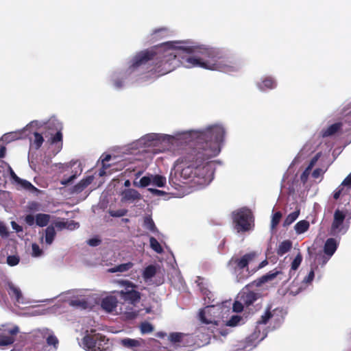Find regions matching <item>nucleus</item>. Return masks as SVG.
I'll use <instances>...</instances> for the list:
<instances>
[{"label":"nucleus","mask_w":351,"mask_h":351,"mask_svg":"<svg viewBox=\"0 0 351 351\" xmlns=\"http://www.w3.org/2000/svg\"><path fill=\"white\" fill-rule=\"evenodd\" d=\"M117 299L115 296H107L101 300V307L108 312H112L117 306Z\"/></svg>","instance_id":"nucleus-12"},{"label":"nucleus","mask_w":351,"mask_h":351,"mask_svg":"<svg viewBox=\"0 0 351 351\" xmlns=\"http://www.w3.org/2000/svg\"><path fill=\"white\" fill-rule=\"evenodd\" d=\"M160 136L157 134L152 133L144 136L139 141L141 144L145 147H154L160 143Z\"/></svg>","instance_id":"nucleus-11"},{"label":"nucleus","mask_w":351,"mask_h":351,"mask_svg":"<svg viewBox=\"0 0 351 351\" xmlns=\"http://www.w3.org/2000/svg\"><path fill=\"white\" fill-rule=\"evenodd\" d=\"M111 159V156L110 154L106 155L102 159L103 167H106V162H108Z\"/></svg>","instance_id":"nucleus-63"},{"label":"nucleus","mask_w":351,"mask_h":351,"mask_svg":"<svg viewBox=\"0 0 351 351\" xmlns=\"http://www.w3.org/2000/svg\"><path fill=\"white\" fill-rule=\"evenodd\" d=\"M302 261V256L300 252H299L293 259L291 265V270L295 271L300 267L301 263Z\"/></svg>","instance_id":"nucleus-36"},{"label":"nucleus","mask_w":351,"mask_h":351,"mask_svg":"<svg viewBox=\"0 0 351 351\" xmlns=\"http://www.w3.org/2000/svg\"><path fill=\"white\" fill-rule=\"evenodd\" d=\"M45 242L48 245H51L56 235L55 228L53 226H49L45 230Z\"/></svg>","instance_id":"nucleus-23"},{"label":"nucleus","mask_w":351,"mask_h":351,"mask_svg":"<svg viewBox=\"0 0 351 351\" xmlns=\"http://www.w3.org/2000/svg\"><path fill=\"white\" fill-rule=\"evenodd\" d=\"M202 291L203 295H204V300H206V298L208 299V301L206 302V303L209 306H214L215 304H213L214 299H212L213 295L211 291L207 289H202Z\"/></svg>","instance_id":"nucleus-38"},{"label":"nucleus","mask_w":351,"mask_h":351,"mask_svg":"<svg viewBox=\"0 0 351 351\" xmlns=\"http://www.w3.org/2000/svg\"><path fill=\"white\" fill-rule=\"evenodd\" d=\"M263 86L272 89L276 87V82L271 77H266L262 82Z\"/></svg>","instance_id":"nucleus-40"},{"label":"nucleus","mask_w":351,"mask_h":351,"mask_svg":"<svg viewBox=\"0 0 351 351\" xmlns=\"http://www.w3.org/2000/svg\"><path fill=\"white\" fill-rule=\"evenodd\" d=\"M338 247V243L334 238L328 239L324 245V253L329 256H332L336 252Z\"/></svg>","instance_id":"nucleus-15"},{"label":"nucleus","mask_w":351,"mask_h":351,"mask_svg":"<svg viewBox=\"0 0 351 351\" xmlns=\"http://www.w3.org/2000/svg\"><path fill=\"white\" fill-rule=\"evenodd\" d=\"M143 226L145 229L153 233L158 232L155 223L150 215L144 217Z\"/></svg>","instance_id":"nucleus-21"},{"label":"nucleus","mask_w":351,"mask_h":351,"mask_svg":"<svg viewBox=\"0 0 351 351\" xmlns=\"http://www.w3.org/2000/svg\"><path fill=\"white\" fill-rule=\"evenodd\" d=\"M19 257L18 256L12 255L7 257V263L10 266H15L19 263Z\"/></svg>","instance_id":"nucleus-42"},{"label":"nucleus","mask_w":351,"mask_h":351,"mask_svg":"<svg viewBox=\"0 0 351 351\" xmlns=\"http://www.w3.org/2000/svg\"><path fill=\"white\" fill-rule=\"evenodd\" d=\"M317 268V266H315L314 267H312L310 272L308 273V276H306L304 280H303V282L306 283V284H309L311 283L313 279H314V277H315V271L314 270L315 269Z\"/></svg>","instance_id":"nucleus-41"},{"label":"nucleus","mask_w":351,"mask_h":351,"mask_svg":"<svg viewBox=\"0 0 351 351\" xmlns=\"http://www.w3.org/2000/svg\"><path fill=\"white\" fill-rule=\"evenodd\" d=\"M257 298V294L252 291L244 293L241 295V301L246 306L252 305Z\"/></svg>","instance_id":"nucleus-18"},{"label":"nucleus","mask_w":351,"mask_h":351,"mask_svg":"<svg viewBox=\"0 0 351 351\" xmlns=\"http://www.w3.org/2000/svg\"><path fill=\"white\" fill-rule=\"evenodd\" d=\"M34 140L32 142V146L34 147L35 149H38L42 146L44 138L41 134L38 132H34Z\"/></svg>","instance_id":"nucleus-29"},{"label":"nucleus","mask_w":351,"mask_h":351,"mask_svg":"<svg viewBox=\"0 0 351 351\" xmlns=\"http://www.w3.org/2000/svg\"><path fill=\"white\" fill-rule=\"evenodd\" d=\"M299 215H300L299 210H295V211L289 214L284 221L283 226L285 227H286V226H289V225H291L292 223H293L297 219Z\"/></svg>","instance_id":"nucleus-30"},{"label":"nucleus","mask_w":351,"mask_h":351,"mask_svg":"<svg viewBox=\"0 0 351 351\" xmlns=\"http://www.w3.org/2000/svg\"><path fill=\"white\" fill-rule=\"evenodd\" d=\"M234 230L238 232H246L253 229L254 219L252 212L247 208H241L232 214Z\"/></svg>","instance_id":"nucleus-4"},{"label":"nucleus","mask_w":351,"mask_h":351,"mask_svg":"<svg viewBox=\"0 0 351 351\" xmlns=\"http://www.w3.org/2000/svg\"><path fill=\"white\" fill-rule=\"evenodd\" d=\"M225 134L224 128L219 125L194 132L195 139L180 159L182 164L181 176L185 179L199 178L201 184L210 182L213 172L208 160L220 152Z\"/></svg>","instance_id":"nucleus-2"},{"label":"nucleus","mask_w":351,"mask_h":351,"mask_svg":"<svg viewBox=\"0 0 351 351\" xmlns=\"http://www.w3.org/2000/svg\"><path fill=\"white\" fill-rule=\"evenodd\" d=\"M101 243V240L97 238H93L88 241V244L90 246H97Z\"/></svg>","instance_id":"nucleus-53"},{"label":"nucleus","mask_w":351,"mask_h":351,"mask_svg":"<svg viewBox=\"0 0 351 351\" xmlns=\"http://www.w3.org/2000/svg\"><path fill=\"white\" fill-rule=\"evenodd\" d=\"M6 149L5 147H0V158L5 157Z\"/></svg>","instance_id":"nucleus-64"},{"label":"nucleus","mask_w":351,"mask_h":351,"mask_svg":"<svg viewBox=\"0 0 351 351\" xmlns=\"http://www.w3.org/2000/svg\"><path fill=\"white\" fill-rule=\"evenodd\" d=\"M55 227L59 229H62L66 227V223L64 221H57L54 223Z\"/></svg>","instance_id":"nucleus-59"},{"label":"nucleus","mask_w":351,"mask_h":351,"mask_svg":"<svg viewBox=\"0 0 351 351\" xmlns=\"http://www.w3.org/2000/svg\"><path fill=\"white\" fill-rule=\"evenodd\" d=\"M76 177H77L76 174H73V175L71 176L70 177H69L68 178L62 179L60 181V184L62 185L66 186V185L69 184V183H71V182H73L76 178Z\"/></svg>","instance_id":"nucleus-51"},{"label":"nucleus","mask_w":351,"mask_h":351,"mask_svg":"<svg viewBox=\"0 0 351 351\" xmlns=\"http://www.w3.org/2000/svg\"><path fill=\"white\" fill-rule=\"evenodd\" d=\"M19 332V328L15 326L11 328L0 330V346H5L12 344Z\"/></svg>","instance_id":"nucleus-7"},{"label":"nucleus","mask_w":351,"mask_h":351,"mask_svg":"<svg viewBox=\"0 0 351 351\" xmlns=\"http://www.w3.org/2000/svg\"><path fill=\"white\" fill-rule=\"evenodd\" d=\"M18 184H21V186L29 191L34 192L38 191L37 188L35 187L31 182L26 180L20 179L18 182Z\"/></svg>","instance_id":"nucleus-33"},{"label":"nucleus","mask_w":351,"mask_h":351,"mask_svg":"<svg viewBox=\"0 0 351 351\" xmlns=\"http://www.w3.org/2000/svg\"><path fill=\"white\" fill-rule=\"evenodd\" d=\"M309 222L306 220H301L298 221L294 226L297 234H300L306 232L309 228Z\"/></svg>","instance_id":"nucleus-24"},{"label":"nucleus","mask_w":351,"mask_h":351,"mask_svg":"<svg viewBox=\"0 0 351 351\" xmlns=\"http://www.w3.org/2000/svg\"><path fill=\"white\" fill-rule=\"evenodd\" d=\"M149 243H150V246L152 248V250H154L156 252H157V253L162 252V251H163L162 247H161L160 244L159 243V242L157 241L156 239H155L153 237H150Z\"/></svg>","instance_id":"nucleus-34"},{"label":"nucleus","mask_w":351,"mask_h":351,"mask_svg":"<svg viewBox=\"0 0 351 351\" xmlns=\"http://www.w3.org/2000/svg\"><path fill=\"white\" fill-rule=\"evenodd\" d=\"M256 256V252H251L244 254L241 257L232 256L230 259L228 263V267L233 274L237 275V282L243 281L250 275V272H248L247 276L241 275V271L244 269H246L248 271V265Z\"/></svg>","instance_id":"nucleus-5"},{"label":"nucleus","mask_w":351,"mask_h":351,"mask_svg":"<svg viewBox=\"0 0 351 351\" xmlns=\"http://www.w3.org/2000/svg\"><path fill=\"white\" fill-rule=\"evenodd\" d=\"M233 311L236 313H240L243 310V304L242 302L236 301L233 304Z\"/></svg>","instance_id":"nucleus-49"},{"label":"nucleus","mask_w":351,"mask_h":351,"mask_svg":"<svg viewBox=\"0 0 351 351\" xmlns=\"http://www.w3.org/2000/svg\"><path fill=\"white\" fill-rule=\"evenodd\" d=\"M139 328L141 334L150 333L154 330L153 325L148 322H141Z\"/></svg>","instance_id":"nucleus-31"},{"label":"nucleus","mask_w":351,"mask_h":351,"mask_svg":"<svg viewBox=\"0 0 351 351\" xmlns=\"http://www.w3.org/2000/svg\"><path fill=\"white\" fill-rule=\"evenodd\" d=\"M240 320V317L237 315H234L230 318V320H228V325L230 326H234L239 322Z\"/></svg>","instance_id":"nucleus-50"},{"label":"nucleus","mask_w":351,"mask_h":351,"mask_svg":"<svg viewBox=\"0 0 351 351\" xmlns=\"http://www.w3.org/2000/svg\"><path fill=\"white\" fill-rule=\"evenodd\" d=\"M184 335L181 332H172L170 334L169 339L171 343H176L182 341Z\"/></svg>","instance_id":"nucleus-39"},{"label":"nucleus","mask_w":351,"mask_h":351,"mask_svg":"<svg viewBox=\"0 0 351 351\" xmlns=\"http://www.w3.org/2000/svg\"><path fill=\"white\" fill-rule=\"evenodd\" d=\"M271 306H267L265 313L261 315L260 319L257 322L258 324H266L268 323L269 319L273 317V313H271Z\"/></svg>","instance_id":"nucleus-27"},{"label":"nucleus","mask_w":351,"mask_h":351,"mask_svg":"<svg viewBox=\"0 0 351 351\" xmlns=\"http://www.w3.org/2000/svg\"><path fill=\"white\" fill-rule=\"evenodd\" d=\"M9 169L11 178L18 183L21 178L16 176V174L14 173V171L10 167H9Z\"/></svg>","instance_id":"nucleus-58"},{"label":"nucleus","mask_w":351,"mask_h":351,"mask_svg":"<svg viewBox=\"0 0 351 351\" xmlns=\"http://www.w3.org/2000/svg\"><path fill=\"white\" fill-rule=\"evenodd\" d=\"M342 191H343V188H340V186L339 188H337L335 191H334V193H333V198L335 199H338L342 193Z\"/></svg>","instance_id":"nucleus-55"},{"label":"nucleus","mask_w":351,"mask_h":351,"mask_svg":"<svg viewBox=\"0 0 351 351\" xmlns=\"http://www.w3.org/2000/svg\"><path fill=\"white\" fill-rule=\"evenodd\" d=\"M32 255L34 256L37 257V256H40L43 254V250L40 248L38 245H37L36 243L32 244Z\"/></svg>","instance_id":"nucleus-45"},{"label":"nucleus","mask_w":351,"mask_h":351,"mask_svg":"<svg viewBox=\"0 0 351 351\" xmlns=\"http://www.w3.org/2000/svg\"><path fill=\"white\" fill-rule=\"evenodd\" d=\"M282 216V215L280 211H277L273 214L271 221V227L272 229L275 228L278 225Z\"/></svg>","instance_id":"nucleus-35"},{"label":"nucleus","mask_w":351,"mask_h":351,"mask_svg":"<svg viewBox=\"0 0 351 351\" xmlns=\"http://www.w3.org/2000/svg\"><path fill=\"white\" fill-rule=\"evenodd\" d=\"M152 183V179L148 176H143L140 180V186L146 187Z\"/></svg>","instance_id":"nucleus-46"},{"label":"nucleus","mask_w":351,"mask_h":351,"mask_svg":"<svg viewBox=\"0 0 351 351\" xmlns=\"http://www.w3.org/2000/svg\"><path fill=\"white\" fill-rule=\"evenodd\" d=\"M47 343L49 346H53L56 348L58 344V339L55 335H50L47 338Z\"/></svg>","instance_id":"nucleus-43"},{"label":"nucleus","mask_w":351,"mask_h":351,"mask_svg":"<svg viewBox=\"0 0 351 351\" xmlns=\"http://www.w3.org/2000/svg\"><path fill=\"white\" fill-rule=\"evenodd\" d=\"M58 127L56 128L57 132L56 133L52 136L50 139H49V142L51 145H55L54 150L53 151L54 154H57L58 152L61 151L62 149L63 143H62V125L58 123Z\"/></svg>","instance_id":"nucleus-9"},{"label":"nucleus","mask_w":351,"mask_h":351,"mask_svg":"<svg viewBox=\"0 0 351 351\" xmlns=\"http://www.w3.org/2000/svg\"><path fill=\"white\" fill-rule=\"evenodd\" d=\"M156 273V267L153 265H148L146 267L143 273V277L145 279L152 278L155 276Z\"/></svg>","instance_id":"nucleus-28"},{"label":"nucleus","mask_w":351,"mask_h":351,"mask_svg":"<svg viewBox=\"0 0 351 351\" xmlns=\"http://www.w3.org/2000/svg\"><path fill=\"white\" fill-rule=\"evenodd\" d=\"M0 235L1 237H8V231L5 225L0 221Z\"/></svg>","instance_id":"nucleus-52"},{"label":"nucleus","mask_w":351,"mask_h":351,"mask_svg":"<svg viewBox=\"0 0 351 351\" xmlns=\"http://www.w3.org/2000/svg\"><path fill=\"white\" fill-rule=\"evenodd\" d=\"M268 264V262L267 260H264L258 266V267L254 270V271H252V274L254 272H255L256 271H257L258 269H261L263 267H264L265 266H266Z\"/></svg>","instance_id":"nucleus-62"},{"label":"nucleus","mask_w":351,"mask_h":351,"mask_svg":"<svg viewBox=\"0 0 351 351\" xmlns=\"http://www.w3.org/2000/svg\"><path fill=\"white\" fill-rule=\"evenodd\" d=\"M346 218V215L339 209L336 210L334 213V218L331 225V232L336 233L339 228L342 226Z\"/></svg>","instance_id":"nucleus-10"},{"label":"nucleus","mask_w":351,"mask_h":351,"mask_svg":"<svg viewBox=\"0 0 351 351\" xmlns=\"http://www.w3.org/2000/svg\"><path fill=\"white\" fill-rule=\"evenodd\" d=\"M93 180V176H88L80 180L77 184L74 185L72 189V193H80L83 191Z\"/></svg>","instance_id":"nucleus-16"},{"label":"nucleus","mask_w":351,"mask_h":351,"mask_svg":"<svg viewBox=\"0 0 351 351\" xmlns=\"http://www.w3.org/2000/svg\"><path fill=\"white\" fill-rule=\"evenodd\" d=\"M168 29L166 27H161L157 29H155L152 34V40H158L160 38L165 37L168 34Z\"/></svg>","instance_id":"nucleus-25"},{"label":"nucleus","mask_w":351,"mask_h":351,"mask_svg":"<svg viewBox=\"0 0 351 351\" xmlns=\"http://www.w3.org/2000/svg\"><path fill=\"white\" fill-rule=\"evenodd\" d=\"M280 273V271H270L254 280L253 284L256 287H260L263 284L274 279Z\"/></svg>","instance_id":"nucleus-17"},{"label":"nucleus","mask_w":351,"mask_h":351,"mask_svg":"<svg viewBox=\"0 0 351 351\" xmlns=\"http://www.w3.org/2000/svg\"><path fill=\"white\" fill-rule=\"evenodd\" d=\"M153 195H164L165 194V192L163 191H160V190H158V189H148Z\"/></svg>","instance_id":"nucleus-57"},{"label":"nucleus","mask_w":351,"mask_h":351,"mask_svg":"<svg viewBox=\"0 0 351 351\" xmlns=\"http://www.w3.org/2000/svg\"><path fill=\"white\" fill-rule=\"evenodd\" d=\"M321 173H322V169H315L313 173H312V176L314 178H318L320 175H321Z\"/></svg>","instance_id":"nucleus-61"},{"label":"nucleus","mask_w":351,"mask_h":351,"mask_svg":"<svg viewBox=\"0 0 351 351\" xmlns=\"http://www.w3.org/2000/svg\"><path fill=\"white\" fill-rule=\"evenodd\" d=\"M205 314H206V312H205V310L204 309H202L200 311H199V319L201 320V322L204 324H212L213 323V320L212 319H207L205 316Z\"/></svg>","instance_id":"nucleus-44"},{"label":"nucleus","mask_w":351,"mask_h":351,"mask_svg":"<svg viewBox=\"0 0 351 351\" xmlns=\"http://www.w3.org/2000/svg\"><path fill=\"white\" fill-rule=\"evenodd\" d=\"M291 247L292 242L290 240H285L279 244L276 253L278 256H283L290 251Z\"/></svg>","instance_id":"nucleus-20"},{"label":"nucleus","mask_w":351,"mask_h":351,"mask_svg":"<svg viewBox=\"0 0 351 351\" xmlns=\"http://www.w3.org/2000/svg\"><path fill=\"white\" fill-rule=\"evenodd\" d=\"M128 213V210H125V209H121V210H115V211H111L110 213V215L112 216V217H123L125 216Z\"/></svg>","instance_id":"nucleus-48"},{"label":"nucleus","mask_w":351,"mask_h":351,"mask_svg":"<svg viewBox=\"0 0 351 351\" xmlns=\"http://www.w3.org/2000/svg\"><path fill=\"white\" fill-rule=\"evenodd\" d=\"M180 42H166L154 48L141 51L132 60L130 69L133 71L141 66H147L149 72L163 75L173 71L180 64L187 68L231 71L230 61L219 50L204 46L180 45Z\"/></svg>","instance_id":"nucleus-1"},{"label":"nucleus","mask_w":351,"mask_h":351,"mask_svg":"<svg viewBox=\"0 0 351 351\" xmlns=\"http://www.w3.org/2000/svg\"><path fill=\"white\" fill-rule=\"evenodd\" d=\"M12 226L14 230H15L17 232H22L23 228L21 226L17 224L16 222L12 221Z\"/></svg>","instance_id":"nucleus-60"},{"label":"nucleus","mask_w":351,"mask_h":351,"mask_svg":"<svg viewBox=\"0 0 351 351\" xmlns=\"http://www.w3.org/2000/svg\"><path fill=\"white\" fill-rule=\"evenodd\" d=\"M25 222L29 226H32L36 223V216L29 214L27 215L24 219Z\"/></svg>","instance_id":"nucleus-47"},{"label":"nucleus","mask_w":351,"mask_h":351,"mask_svg":"<svg viewBox=\"0 0 351 351\" xmlns=\"http://www.w3.org/2000/svg\"><path fill=\"white\" fill-rule=\"evenodd\" d=\"M116 282L125 288L123 290L115 291L121 300L132 305H136L140 302L141 294L136 290V285L128 280H117Z\"/></svg>","instance_id":"nucleus-6"},{"label":"nucleus","mask_w":351,"mask_h":351,"mask_svg":"<svg viewBox=\"0 0 351 351\" xmlns=\"http://www.w3.org/2000/svg\"><path fill=\"white\" fill-rule=\"evenodd\" d=\"M341 185L351 187V173L349 174L342 182Z\"/></svg>","instance_id":"nucleus-54"},{"label":"nucleus","mask_w":351,"mask_h":351,"mask_svg":"<svg viewBox=\"0 0 351 351\" xmlns=\"http://www.w3.org/2000/svg\"><path fill=\"white\" fill-rule=\"evenodd\" d=\"M8 293L11 298H14L17 302H21L23 295L19 288L14 286L12 283L8 284Z\"/></svg>","instance_id":"nucleus-19"},{"label":"nucleus","mask_w":351,"mask_h":351,"mask_svg":"<svg viewBox=\"0 0 351 351\" xmlns=\"http://www.w3.org/2000/svg\"><path fill=\"white\" fill-rule=\"evenodd\" d=\"M152 183L158 187H163L166 184V178L160 175H155L152 180Z\"/></svg>","instance_id":"nucleus-32"},{"label":"nucleus","mask_w":351,"mask_h":351,"mask_svg":"<svg viewBox=\"0 0 351 351\" xmlns=\"http://www.w3.org/2000/svg\"><path fill=\"white\" fill-rule=\"evenodd\" d=\"M331 257L332 256H329L328 255H326L324 253V254L320 253L317 254L316 260L319 265H321L322 267H324L328 263V261L330 260Z\"/></svg>","instance_id":"nucleus-37"},{"label":"nucleus","mask_w":351,"mask_h":351,"mask_svg":"<svg viewBox=\"0 0 351 351\" xmlns=\"http://www.w3.org/2000/svg\"><path fill=\"white\" fill-rule=\"evenodd\" d=\"M133 266V264L131 262H128L126 263L120 264L117 265L112 268H110L109 271L112 273L114 272H123L129 270Z\"/></svg>","instance_id":"nucleus-26"},{"label":"nucleus","mask_w":351,"mask_h":351,"mask_svg":"<svg viewBox=\"0 0 351 351\" xmlns=\"http://www.w3.org/2000/svg\"><path fill=\"white\" fill-rule=\"evenodd\" d=\"M120 344L124 348L131 349L133 351H144L145 341L141 338L138 339L124 338L121 339Z\"/></svg>","instance_id":"nucleus-8"},{"label":"nucleus","mask_w":351,"mask_h":351,"mask_svg":"<svg viewBox=\"0 0 351 351\" xmlns=\"http://www.w3.org/2000/svg\"><path fill=\"white\" fill-rule=\"evenodd\" d=\"M114 86L117 88H121L123 86V81L121 79H116L114 80Z\"/></svg>","instance_id":"nucleus-56"},{"label":"nucleus","mask_w":351,"mask_h":351,"mask_svg":"<svg viewBox=\"0 0 351 351\" xmlns=\"http://www.w3.org/2000/svg\"><path fill=\"white\" fill-rule=\"evenodd\" d=\"M50 221V215L45 213H38L36 215V224L40 227L46 226Z\"/></svg>","instance_id":"nucleus-22"},{"label":"nucleus","mask_w":351,"mask_h":351,"mask_svg":"<svg viewBox=\"0 0 351 351\" xmlns=\"http://www.w3.org/2000/svg\"><path fill=\"white\" fill-rule=\"evenodd\" d=\"M142 198L141 193L135 189H125L122 192V201L140 200Z\"/></svg>","instance_id":"nucleus-14"},{"label":"nucleus","mask_w":351,"mask_h":351,"mask_svg":"<svg viewBox=\"0 0 351 351\" xmlns=\"http://www.w3.org/2000/svg\"><path fill=\"white\" fill-rule=\"evenodd\" d=\"M83 348L87 351H112V344L103 334L92 330L82 338Z\"/></svg>","instance_id":"nucleus-3"},{"label":"nucleus","mask_w":351,"mask_h":351,"mask_svg":"<svg viewBox=\"0 0 351 351\" xmlns=\"http://www.w3.org/2000/svg\"><path fill=\"white\" fill-rule=\"evenodd\" d=\"M342 126L343 123L341 122L333 123L327 128L322 130L321 136L323 138L333 136L341 130Z\"/></svg>","instance_id":"nucleus-13"}]
</instances>
